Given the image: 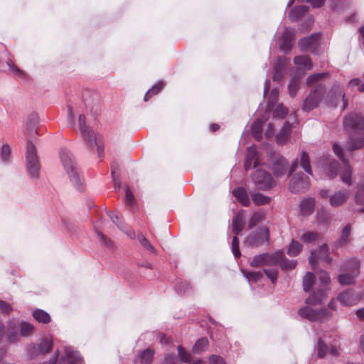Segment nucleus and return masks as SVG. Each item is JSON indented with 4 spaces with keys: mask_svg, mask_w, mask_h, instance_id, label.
Returning <instances> with one entry per match:
<instances>
[{
    "mask_svg": "<svg viewBox=\"0 0 364 364\" xmlns=\"http://www.w3.org/2000/svg\"><path fill=\"white\" fill-rule=\"evenodd\" d=\"M343 126L346 130L352 134L361 135L356 138L351 135L347 144V149L353 151L364 147V118L357 114H349L343 119Z\"/></svg>",
    "mask_w": 364,
    "mask_h": 364,
    "instance_id": "1",
    "label": "nucleus"
},
{
    "mask_svg": "<svg viewBox=\"0 0 364 364\" xmlns=\"http://www.w3.org/2000/svg\"><path fill=\"white\" fill-rule=\"evenodd\" d=\"M60 162L67 172L70 181L79 191L82 190V180L80 175L75 159L66 148H62L59 152Z\"/></svg>",
    "mask_w": 364,
    "mask_h": 364,
    "instance_id": "2",
    "label": "nucleus"
},
{
    "mask_svg": "<svg viewBox=\"0 0 364 364\" xmlns=\"http://www.w3.org/2000/svg\"><path fill=\"white\" fill-rule=\"evenodd\" d=\"M318 279L321 286L318 288L314 287L312 292L306 299V304L308 305H318L321 304L328 296L331 289L328 285L331 282L329 274L323 270H320L318 273Z\"/></svg>",
    "mask_w": 364,
    "mask_h": 364,
    "instance_id": "3",
    "label": "nucleus"
},
{
    "mask_svg": "<svg viewBox=\"0 0 364 364\" xmlns=\"http://www.w3.org/2000/svg\"><path fill=\"white\" fill-rule=\"evenodd\" d=\"M80 129L84 139L91 148L96 146L98 156L100 157L104 151L102 138L100 134L95 133L92 129L86 125L85 116L80 114L78 117Z\"/></svg>",
    "mask_w": 364,
    "mask_h": 364,
    "instance_id": "4",
    "label": "nucleus"
},
{
    "mask_svg": "<svg viewBox=\"0 0 364 364\" xmlns=\"http://www.w3.org/2000/svg\"><path fill=\"white\" fill-rule=\"evenodd\" d=\"M326 91V86L321 83L314 86L309 95L304 100L302 109L309 112L318 107L323 99Z\"/></svg>",
    "mask_w": 364,
    "mask_h": 364,
    "instance_id": "5",
    "label": "nucleus"
},
{
    "mask_svg": "<svg viewBox=\"0 0 364 364\" xmlns=\"http://www.w3.org/2000/svg\"><path fill=\"white\" fill-rule=\"evenodd\" d=\"M26 165L27 172L31 178L37 179L39 175L40 164L34 144L28 141L27 143Z\"/></svg>",
    "mask_w": 364,
    "mask_h": 364,
    "instance_id": "6",
    "label": "nucleus"
},
{
    "mask_svg": "<svg viewBox=\"0 0 364 364\" xmlns=\"http://www.w3.org/2000/svg\"><path fill=\"white\" fill-rule=\"evenodd\" d=\"M283 257V252L277 251L273 254L263 253L256 255L250 262V266L255 268L262 267L263 266H274Z\"/></svg>",
    "mask_w": 364,
    "mask_h": 364,
    "instance_id": "7",
    "label": "nucleus"
},
{
    "mask_svg": "<svg viewBox=\"0 0 364 364\" xmlns=\"http://www.w3.org/2000/svg\"><path fill=\"white\" fill-rule=\"evenodd\" d=\"M299 315L311 321H323L329 319L331 313L326 308L314 310L309 306H304L298 311Z\"/></svg>",
    "mask_w": 364,
    "mask_h": 364,
    "instance_id": "8",
    "label": "nucleus"
},
{
    "mask_svg": "<svg viewBox=\"0 0 364 364\" xmlns=\"http://www.w3.org/2000/svg\"><path fill=\"white\" fill-rule=\"evenodd\" d=\"M252 178L258 189L267 191L275 184L271 174L262 169H257L252 174Z\"/></svg>",
    "mask_w": 364,
    "mask_h": 364,
    "instance_id": "9",
    "label": "nucleus"
},
{
    "mask_svg": "<svg viewBox=\"0 0 364 364\" xmlns=\"http://www.w3.org/2000/svg\"><path fill=\"white\" fill-rule=\"evenodd\" d=\"M269 231L267 228L257 229L245 240V244L250 247H259L266 243L269 245Z\"/></svg>",
    "mask_w": 364,
    "mask_h": 364,
    "instance_id": "10",
    "label": "nucleus"
},
{
    "mask_svg": "<svg viewBox=\"0 0 364 364\" xmlns=\"http://www.w3.org/2000/svg\"><path fill=\"white\" fill-rule=\"evenodd\" d=\"M52 347L53 339L49 337H46L38 344L32 343L28 345L27 347V353L31 358H34L37 355L50 352Z\"/></svg>",
    "mask_w": 364,
    "mask_h": 364,
    "instance_id": "11",
    "label": "nucleus"
},
{
    "mask_svg": "<svg viewBox=\"0 0 364 364\" xmlns=\"http://www.w3.org/2000/svg\"><path fill=\"white\" fill-rule=\"evenodd\" d=\"M310 186L308 176L302 172L296 173L290 181L289 188L292 193H300L306 190Z\"/></svg>",
    "mask_w": 364,
    "mask_h": 364,
    "instance_id": "12",
    "label": "nucleus"
},
{
    "mask_svg": "<svg viewBox=\"0 0 364 364\" xmlns=\"http://www.w3.org/2000/svg\"><path fill=\"white\" fill-rule=\"evenodd\" d=\"M350 273L341 274L338 277V282L341 285H350L355 283V278L359 274L360 262L357 259H352L348 262ZM348 268V266L347 267Z\"/></svg>",
    "mask_w": 364,
    "mask_h": 364,
    "instance_id": "13",
    "label": "nucleus"
},
{
    "mask_svg": "<svg viewBox=\"0 0 364 364\" xmlns=\"http://www.w3.org/2000/svg\"><path fill=\"white\" fill-rule=\"evenodd\" d=\"M333 150L336 156H338V157L340 159L343 160V161L344 163V169L341 173V181L348 185H350L352 183V181H351L352 169H351V167L350 166L349 164L346 160L343 159L342 148L339 145L334 144L333 146Z\"/></svg>",
    "mask_w": 364,
    "mask_h": 364,
    "instance_id": "14",
    "label": "nucleus"
},
{
    "mask_svg": "<svg viewBox=\"0 0 364 364\" xmlns=\"http://www.w3.org/2000/svg\"><path fill=\"white\" fill-rule=\"evenodd\" d=\"M320 38L319 33H314L309 37L301 38L299 42L300 50L303 52L313 51L317 48Z\"/></svg>",
    "mask_w": 364,
    "mask_h": 364,
    "instance_id": "15",
    "label": "nucleus"
},
{
    "mask_svg": "<svg viewBox=\"0 0 364 364\" xmlns=\"http://www.w3.org/2000/svg\"><path fill=\"white\" fill-rule=\"evenodd\" d=\"M294 36V29L286 28L282 37V42L279 45L280 48L286 53L289 52L291 48Z\"/></svg>",
    "mask_w": 364,
    "mask_h": 364,
    "instance_id": "16",
    "label": "nucleus"
},
{
    "mask_svg": "<svg viewBox=\"0 0 364 364\" xmlns=\"http://www.w3.org/2000/svg\"><path fill=\"white\" fill-rule=\"evenodd\" d=\"M288 161L284 156H278L272 164V171L274 175L279 178L285 174L287 172Z\"/></svg>",
    "mask_w": 364,
    "mask_h": 364,
    "instance_id": "17",
    "label": "nucleus"
},
{
    "mask_svg": "<svg viewBox=\"0 0 364 364\" xmlns=\"http://www.w3.org/2000/svg\"><path fill=\"white\" fill-rule=\"evenodd\" d=\"M38 123V115L32 112L26 118L24 124L25 134L28 136H33L37 132V124Z\"/></svg>",
    "mask_w": 364,
    "mask_h": 364,
    "instance_id": "18",
    "label": "nucleus"
},
{
    "mask_svg": "<svg viewBox=\"0 0 364 364\" xmlns=\"http://www.w3.org/2000/svg\"><path fill=\"white\" fill-rule=\"evenodd\" d=\"M336 300L343 306H350L358 301V298L353 294V291L349 289L340 293Z\"/></svg>",
    "mask_w": 364,
    "mask_h": 364,
    "instance_id": "19",
    "label": "nucleus"
},
{
    "mask_svg": "<svg viewBox=\"0 0 364 364\" xmlns=\"http://www.w3.org/2000/svg\"><path fill=\"white\" fill-rule=\"evenodd\" d=\"M349 195L350 191L348 190L339 191L329 197V203L333 207H338L347 200Z\"/></svg>",
    "mask_w": 364,
    "mask_h": 364,
    "instance_id": "20",
    "label": "nucleus"
},
{
    "mask_svg": "<svg viewBox=\"0 0 364 364\" xmlns=\"http://www.w3.org/2000/svg\"><path fill=\"white\" fill-rule=\"evenodd\" d=\"M291 133V125L289 122L287 121L276 136L277 142L280 145L285 144L289 139Z\"/></svg>",
    "mask_w": 364,
    "mask_h": 364,
    "instance_id": "21",
    "label": "nucleus"
},
{
    "mask_svg": "<svg viewBox=\"0 0 364 364\" xmlns=\"http://www.w3.org/2000/svg\"><path fill=\"white\" fill-rule=\"evenodd\" d=\"M257 155V151L255 147L248 149L245 161V168L246 170L252 167H257L259 163Z\"/></svg>",
    "mask_w": 364,
    "mask_h": 364,
    "instance_id": "22",
    "label": "nucleus"
},
{
    "mask_svg": "<svg viewBox=\"0 0 364 364\" xmlns=\"http://www.w3.org/2000/svg\"><path fill=\"white\" fill-rule=\"evenodd\" d=\"M65 358L70 364H82V358L77 351L70 346L65 348Z\"/></svg>",
    "mask_w": 364,
    "mask_h": 364,
    "instance_id": "23",
    "label": "nucleus"
},
{
    "mask_svg": "<svg viewBox=\"0 0 364 364\" xmlns=\"http://www.w3.org/2000/svg\"><path fill=\"white\" fill-rule=\"evenodd\" d=\"M287 65V59L283 58H279L276 65L274 67V76L273 80L274 81H279L284 73L286 66Z\"/></svg>",
    "mask_w": 364,
    "mask_h": 364,
    "instance_id": "24",
    "label": "nucleus"
},
{
    "mask_svg": "<svg viewBox=\"0 0 364 364\" xmlns=\"http://www.w3.org/2000/svg\"><path fill=\"white\" fill-rule=\"evenodd\" d=\"M315 199L308 198L301 201L300 205L301 213L303 215L307 216L311 215L314 210Z\"/></svg>",
    "mask_w": 364,
    "mask_h": 364,
    "instance_id": "25",
    "label": "nucleus"
},
{
    "mask_svg": "<svg viewBox=\"0 0 364 364\" xmlns=\"http://www.w3.org/2000/svg\"><path fill=\"white\" fill-rule=\"evenodd\" d=\"M232 193L242 205L247 207L250 205L249 196L244 188H237L233 191Z\"/></svg>",
    "mask_w": 364,
    "mask_h": 364,
    "instance_id": "26",
    "label": "nucleus"
},
{
    "mask_svg": "<svg viewBox=\"0 0 364 364\" xmlns=\"http://www.w3.org/2000/svg\"><path fill=\"white\" fill-rule=\"evenodd\" d=\"M294 63L304 70H310L313 66L309 56L306 55L296 56L294 58Z\"/></svg>",
    "mask_w": 364,
    "mask_h": 364,
    "instance_id": "27",
    "label": "nucleus"
},
{
    "mask_svg": "<svg viewBox=\"0 0 364 364\" xmlns=\"http://www.w3.org/2000/svg\"><path fill=\"white\" fill-rule=\"evenodd\" d=\"M154 353V350L149 348L143 350L135 359L134 363L137 364L139 362L141 364H150L153 360Z\"/></svg>",
    "mask_w": 364,
    "mask_h": 364,
    "instance_id": "28",
    "label": "nucleus"
},
{
    "mask_svg": "<svg viewBox=\"0 0 364 364\" xmlns=\"http://www.w3.org/2000/svg\"><path fill=\"white\" fill-rule=\"evenodd\" d=\"M232 232L237 235L244 228L245 221L242 214L237 213L232 218Z\"/></svg>",
    "mask_w": 364,
    "mask_h": 364,
    "instance_id": "29",
    "label": "nucleus"
},
{
    "mask_svg": "<svg viewBox=\"0 0 364 364\" xmlns=\"http://www.w3.org/2000/svg\"><path fill=\"white\" fill-rule=\"evenodd\" d=\"M326 166V173L330 178H333L337 175V170L338 168V162L333 159H328L325 163Z\"/></svg>",
    "mask_w": 364,
    "mask_h": 364,
    "instance_id": "30",
    "label": "nucleus"
},
{
    "mask_svg": "<svg viewBox=\"0 0 364 364\" xmlns=\"http://www.w3.org/2000/svg\"><path fill=\"white\" fill-rule=\"evenodd\" d=\"M308 11L306 6H295L289 12V18L293 21H298L306 12Z\"/></svg>",
    "mask_w": 364,
    "mask_h": 364,
    "instance_id": "31",
    "label": "nucleus"
},
{
    "mask_svg": "<svg viewBox=\"0 0 364 364\" xmlns=\"http://www.w3.org/2000/svg\"><path fill=\"white\" fill-rule=\"evenodd\" d=\"M33 318L39 323H48L50 321V315L42 309H36L33 311Z\"/></svg>",
    "mask_w": 364,
    "mask_h": 364,
    "instance_id": "32",
    "label": "nucleus"
},
{
    "mask_svg": "<svg viewBox=\"0 0 364 364\" xmlns=\"http://www.w3.org/2000/svg\"><path fill=\"white\" fill-rule=\"evenodd\" d=\"M18 328L14 323H9L8 326L7 340L10 343H15L18 341Z\"/></svg>",
    "mask_w": 364,
    "mask_h": 364,
    "instance_id": "33",
    "label": "nucleus"
},
{
    "mask_svg": "<svg viewBox=\"0 0 364 364\" xmlns=\"http://www.w3.org/2000/svg\"><path fill=\"white\" fill-rule=\"evenodd\" d=\"M262 124L263 121L258 119L255 120L251 127L252 135L257 140H259L262 137Z\"/></svg>",
    "mask_w": 364,
    "mask_h": 364,
    "instance_id": "34",
    "label": "nucleus"
},
{
    "mask_svg": "<svg viewBox=\"0 0 364 364\" xmlns=\"http://www.w3.org/2000/svg\"><path fill=\"white\" fill-rule=\"evenodd\" d=\"M325 257L323 253L319 254V248L315 251H311L309 257V264H311L313 270L316 272V265L318 260H323Z\"/></svg>",
    "mask_w": 364,
    "mask_h": 364,
    "instance_id": "35",
    "label": "nucleus"
},
{
    "mask_svg": "<svg viewBox=\"0 0 364 364\" xmlns=\"http://www.w3.org/2000/svg\"><path fill=\"white\" fill-rule=\"evenodd\" d=\"M350 233V225H346L341 233L340 239L336 242L337 247H341L346 245L349 241V236Z\"/></svg>",
    "mask_w": 364,
    "mask_h": 364,
    "instance_id": "36",
    "label": "nucleus"
},
{
    "mask_svg": "<svg viewBox=\"0 0 364 364\" xmlns=\"http://www.w3.org/2000/svg\"><path fill=\"white\" fill-rule=\"evenodd\" d=\"M300 165L308 174L312 175L309 157L306 151L301 153Z\"/></svg>",
    "mask_w": 364,
    "mask_h": 364,
    "instance_id": "37",
    "label": "nucleus"
},
{
    "mask_svg": "<svg viewBox=\"0 0 364 364\" xmlns=\"http://www.w3.org/2000/svg\"><path fill=\"white\" fill-rule=\"evenodd\" d=\"M252 199L253 203L256 205H266L268 204L271 200V198L269 197L264 196L259 193L252 194Z\"/></svg>",
    "mask_w": 364,
    "mask_h": 364,
    "instance_id": "38",
    "label": "nucleus"
},
{
    "mask_svg": "<svg viewBox=\"0 0 364 364\" xmlns=\"http://www.w3.org/2000/svg\"><path fill=\"white\" fill-rule=\"evenodd\" d=\"M315 277L313 273L307 272L303 279V288L304 291H309L314 284Z\"/></svg>",
    "mask_w": 364,
    "mask_h": 364,
    "instance_id": "39",
    "label": "nucleus"
},
{
    "mask_svg": "<svg viewBox=\"0 0 364 364\" xmlns=\"http://www.w3.org/2000/svg\"><path fill=\"white\" fill-rule=\"evenodd\" d=\"M20 330V335L23 337L31 336L33 331V326L27 322H21L18 327Z\"/></svg>",
    "mask_w": 364,
    "mask_h": 364,
    "instance_id": "40",
    "label": "nucleus"
},
{
    "mask_svg": "<svg viewBox=\"0 0 364 364\" xmlns=\"http://www.w3.org/2000/svg\"><path fill=\"white\" fill-rule=\"evenodd\" d=\"M265 216V213L263 210L255 212L252 214L249 221L250 228H253L256 225L262 221Z\"/></svg>",
    "mask_w": 364,
    "mask_h": 364,
    "instance_id": "41",
    "label": "nucleus"
},
{
    "mask_svg": "<svg viewBox=\"0 0 364 364\" xmlns=\"http://www.w3.org/2000/svg\"><path fill=\"white\" fill-rule=\"evenodd\" d=\"M328 75L327 73H314L311 75L306 79V85L308 86H312L314 84L317 83L322 80Z\"/></svg>",
    "mask_w": 364,
    "mask_h": 364,
    "instance_id": "42",
    "label": "nucleus"
},
{
    "mask_svg": "<svg viewBox=\"0 0 364 364\" xmlns=\"http://www.w3.org/2000/svg\"><path fill=\"white\" fill-rule=\"evenodd\" d=\"M208 346V341L206 338L198 339L193 347L194 353H200L205 350Z\"/></svg>",
    "mask_w": 364,
    "mask_h": 364,
    "instance_id": "43",
    "label": "nucleus"
},
{
    "mask_svg": "<svg viewBox=\"0 0 364 364\" xmlns=\"http://www.w3.org/2000/svg\"><path fill=\"white\" fill-rule=\"evenodd\" d=\"M355 200L358 205L364 204V180L358 185V191L355 194Z\"/></svg>",
    "mask_w": 364,
    "mask_h": 364,
    "instance_id": "44",
    "label": "nucleus"
},
{
    "mask_svg": "<svg viewBox=\"0 0 364 364\" xmlns=\"http://www.w3.org/2000/svg\"><path fill=\"white\" fill-rule=\"evenodd\" d=\"M301 247L299 242L292 240L289 246L287 254L291 257H295L301 252Z\"/></svg>",
    "mask_w": 364,
    "mask_h": 364,
    "instance_id": "45",
    "label": "nucleus"
},
{
    "mask_svg": "<svg viewBox=\"0 0 364 364\" xmlns=\"http://www.w3.org/2000/svg\"><path fill=\"white\" fill-rule=\"evenodd\" d=\"M296 261L294 259L289 260L286 259L283 255L282 259L279 262L278 264H280V267L282 269H292L296 267Z\"/></svg>",
    "mask_w": 364,
    "mask_h": 364,
    "instance_id": "46",
    "label": "nucleus"
},
{
    "mask_svg": "<svg viewBox=\"0 0 364 364\" xmlns=\"http://www.w3.org/2000/svg\"><path fill=\"white\" fill-rule=\"evenodd\" d=\"M7 65L9 66V71L11 72L16 77L22 79L26 77V73L16 67L11 60L7 62Z\"/></svg>",
    "mask_w": 364,
    "mask_h": 364,
    "instance_id": "47",
    "label": "nucleus"
},
{
    "mask_svg": "<svg viewBox=\"0 0 364 364\" xmlns=\"http://www.w3.org/2000/svg\"><path fill=\"white\" fill-rule=\"evenodd\" d=\"M288 114V109L283 105H279L274 110L273 115L274 117L284 119Z\"/></svg>",
    "mask_w": 364,
    "mask_h": 364,
    "instance_id": "48",
    "label": "nucleus"
},
{
    "mask_svg": "<svg viewBox=\"0 0 364 364\" xmlns=\"http://www.w3.org/2000/svg\"><path fill=\"white\" fill-rule=\"evenodd\" d=\"M137 239L140 244L146 249L149 250L151 252H155V248L151 245V244L148 241L146 237L143 234H139L137 235Z\"/></svg>",
    "mask_w": 364,
    "mask_h": 364,
    "instance_id": "49",
    "label": "nucleus"
},
{
    "mask_svg": "<svg viewBox=\"0 0 364 364\" xmlns=\"http://www.w3.org/2000/svg\"><path fill=\"white\" fill-rule=\"evenodd\" d=\"M299 89L298 79L292 78L288 85L289 93L291 97H294L296 96L297 90Z\"/></svg>",
    "mask_w": 364,
    "mask_h": 364,
    "instance_id": "50",
    "label": "nucleus"
},
{
    "mask_svg": "<svg viewBox=\"0 0 364 364\" xmlns=\"http://www.w3.org/2000/svg\"><path fill=\"white\" fill-rule=\"evenodd\" d=\"M328 352V346L323 341L321 338L318 340V356L320 358H323Z\"/></svg>",
    "mask_w": 364,
    "mask_h": 364,
    "instance_id": "51",
    "label": "nucleus"
},
{
    "mask_svg": "<svg viewBox=\"0 0 364 364\" xmlns=\"http://www.w3.org/2000/svg\"><path fill=\"white\" fill-rule=\"evenodd\" d=\"M279 95V90L277 89H273L269 97L267 102V109H271L275 105L277 100V96Z\"/></svg>",
    "mask_w": 364,
    "mask_h": 364,
    "instance_id": "52",
    "label": "nucleus"
},
{
    "mask_svg": "<svg viewBox=\"0 0 364 364\" xmlns=\"http://www.w3.org/2000/svg\"><path fill=\"white\" fill-rule=\"evenodd\" d=\"M178 357L180 360L184 363H190L191 360V355L190 353L186 352L183 348L181 346H178Z\"/></svg>",
    "mask_w": 364,
    "mask_h": 364,
    "instance_id": "53",
    "label": "nucleus"
},
{
    "mask_svg": "<svg viewBox=\"0 0 364 364\" xmlns=\"http://www.w3.org/2000/svg\"><path fill=\"white\" fill-rule=\"evenodd\" d=\"M318 237V235L314 232H308L304 234L301 237V240L304 242H311L315 241Z\"/></svg>",
    "mask_w": 364,
    "mask_h": 364,
    "instance_id": "54",
    "label": "nucleus"
},
{
    "mask_svg": "<svg viewBox=\"0 0 364 364\" xmlns=\"http://www.w3.org/2000/svg\"><path fill=\"white\" fill-rule=\"evenodd\" d=\"M232 252L235 256V257L237 258L240 257L241 253L239 249V240L237 235H235L232 238Z\"/></svg>",
    "mask_w": 364,
    "mask_h": 364,
    "instance_id": "55",
    "label": "nucleus"
},
{
    "mask_svg": "<svg viewBox=\"0 0 364 364\" xmlns=\"http://www.w3.org/2000/svg\"><path fill=\"white\" fill-rule=\"evenodd\" d=\"M11 155V148L8 144H4L0 152V157L4 161H7Z\"/></svg>",
    "mask_w": 364,
    "mask_h": 364,
    "instance_id": "56",
    "label": "nucleus"
},
{
    "mask_svg": "<svg viewBox=\"0 0 364 364\" xmlns=\"http://www.w3.org/2000/svg\"><path fill=\"white\" fill-rule=\"evenodd\" d=\"M263 272L267 277L271 280L272 284H274L277 279L278 272L276 269H264Z\"/></svg>",
    "mask_w": 364,
    "mask_h": 364,
    "instance_id": "57",
    "label": "nucleus"
},
{
    "mask_svg": "<svg viewBox=\"0 0 364 364\" xmlns=\"http://www.w3.org/2000/svg\"><path fill=\"white\" fill-rule=\"evenodd\" d=\"M125 203L126 205L129 207H132L134 203V197L131 191L129 190V187L126 189V193H125Z\"/></svg>",
    "mask_w": 364,
    "mask_h": 364,
    "instance_id": "58",
    "label": "nucleus"
},
{
    "mask_svg": "<svg viewBox=\"0 0 364 364\" xmlns=\"http://www.w3.org/2000/svg\"><path fill=\"white\" fill-rule=\"evenodd\" d=\"M262 272L260 271H252L248 272L246 274V277L250 279L255 282L258 281L262 277Z\"/></svg>",
    "mask_w": 364,
    "mask_h": 364,
    "instance_id": "59",
    "label": "nucleus"
},
{
    "mask_svg": "<svg viewBox=\"0 0 364 364\" xmlns=\"http://www.w3.org/2000/svg\"><path fill=\"white\" fill-rule=\"evenodd\" d=\"M323 253L325 259H323L328 264L332 263V259L328 256V247L327 245L324 244L319 247V254Z\"/></svg>",
    "mask_w": 364,
    "mask_h": 364,
    "instance_id": "60",
    "label": "nucleus"
},
{
    "mask_svg": "<svg viewBox=\"0 0 364 364\" xmlns=\"http://www.w3.org/2000/svg\"><path fill=\"white\" fill-rule=\"evenodd\" d=\"M189 285L186 282H181L176 286V289L179 294H186L188 291Z\"/></svg>",
    "mask_w": 364,
    "mask_h": 364,
    "instance_id": "61",
    "label": "nucleus"
},
{
    "mask_svg": "<svg viewBox=\"0 0 364 364\" xmlns=\"http://www.w3.org/2000/svg\"><path fill=\"white\" fill-rule=\"evenodd\" d=\"M209 364H225V362L221 356L212 355L209 358Z\"/></svg>",
    "mask_w": 364,
    "mask_h": 364,
    "instance_id": "62",
    "label": "nucleus"
},
{
    "mask_svg": "<svg viewBox=\"0 0 364 364\" xmlns=\"http://www.w3.org/2000/svg\"><path fill=\"white\" fill-rule=\"evenodd\" d=\"M164 87V82H159L156 84H155L150 90V92L152 95H156L158 94Z\"/></svg>",
    "mask_w": 364,
    "mask_h": 364,
    "instance_id": "63",
    "label": "nucleus"
},
{
    "mask_svg": "<svg viewBox=\"0 0 364 364\" xmlns=\"http://www.w3.org/2000/svg\"><path fill=\"white\" fill-rule=\"evenodd\" d=\"M12 310L11 305L4 301L0 300V311L3 313H9Z\"/></svg>",
    "mask_w": 364,
    "mask_h": 364,
    "instance_id": "64",
    "label": "nucleus"
}]
</instances>
